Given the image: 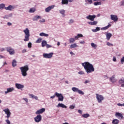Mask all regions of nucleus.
<instances>
[{"label": "nucleus", "mask_w": 124, "mask_h": 124, "mask_svg": "<svg viewBox=\"0 0 124 124\" xmlns=\"http://www.w3.org/2000/svg\"><path fill=\"white\" fill-rule=\"evenodd\" d=\"M81 65L84 67L87 74H90V73H92V72H94V71L93 65L89 62H84L81 63Z\"/></svg>", "instance_id": "obj_1"}, {"label": "nucleus", "mask_w": 124, "mask_h": 124, "mask_svg": "<svg viewBox=\"0 0 124 124\" xmlns=\"http://www.w3.org/2000/svg\"><path fill=\"white\" fill-rule=\"evenodd\" d=\"M19 69H20L22 76H23V77H27L28 75V73L27 72L29 71V65H26L23 67H21L19 68Z\"/></svg>", "instance_id": "obj_2"}, {"label": "nucleus", "mask_w": 124, "mask_h": 124, "mask_svg": "<svg viewBox=\"0 0 124 124\" xmlns=\"http://www.w3.org/2000/svg\"><path fill=\"white\" fill-rule=\"evenodd\" d=\"M23 32H24L25 36L24 41L25 42H27L28 41H30V37L31 36V34L30 33V30L28 28H26L24 31Z\"/></svg>", "instance_id": "obj_3"}, {"label": "nucleus", "mask_w": 124, "mask_h": 124, "mask_svg": "<svg viewBox=\"0 0 124 124\" xmlns=\"http://www.w3.org/2000/svg\"><path fill=\"white\" fill-rule=\"evenodd\" d=\"M84 36L82 34L78 33L77 36H75V38H70L69 39V43L70 44L74 43L76 40H78L80 37H83Z\"/></svg>", "instance_id": "obj_4"}, {"label": "nucleus", "mask_w": 124, "mask_h": 124, "mask_svg": "<svg viewBox=\"0 0 124 124\" xmlns=\"http://www.w3.org/2000/svg\"><path fill=\"white\" fill-rule=\"evenodd\" d=\"M6 51L11 56H13L15 54V50L11 46H8L6 47Z\"/></svg>", "instance_id": "obj_5"}, {"label": "nucleus", "mask_w": 124, "mask_h": 124, "mask_svg": "<svg viewBox=\"0 0 124 124\" xmlns=\"http://www.w3.org/2000/svg\"><path fill=\"white\" fill-rule=\"evenodd\" d=\"M96 99L98 103H102L103 100H104V97L102 95L99 94H96Z\"/></svg>", "instance_id": "obj_6"}, {"label": "nucleus", "mask_w": 124, "mask_h": 124, "mask_svg": "<svg viewBox=\"0 0 124 124\" xmlns=\"http://www.w3.org/2000/svg\"><path fill=\"white\" fill-rule=\"evenodd\" d=\"M17 5H9L8 7H5V10H9V11H12L13 10H14L16 8H17Z\"/></svg>", "instance_id": "obj_7"}, {"label": "nucleus", "mask_w": 124, "mask_h": 124, "mask_svg": "<svg viewBox=\"0 0 124 124\" xmlns=\"http://www.w3.org/2000/svg\"><path fill=\"white\" fill-rule=\"evenodd\" d=\"M3 111L7 115L6 118H7V119H9V118H10V116H11V112H10V110H9V108H5L3 110Z\"/></svg>", "instance_id": "obj_8"}, {"label": "nucleus", "mask_w": 124, "mask_h": 124, "mask_svg": "<svg viewBox=\"0 0 124 124\" xmlns=\"http://www.w3.org/2000/svg\"><path fill=\"white\" fill-rule=\"evenodd\" d=\"M53 55H54V53L53 52L50 53H44L43 57L46 59H52V58H53Z\"/></svg>", "instance_id": "obj_9"}, {"label": "nucleus", "mask_w": 124, "mask_h": 124, "mask_svg": "<svg viewBox=\"0 0 124 124\" xmlns=\"http://www.w3.org/2000/svg\"><path fill=\"white\" fill-rule=\"evenodd\" d=\"M34 120L35 123H40L42 120V116L40 114H38L36 117L34 118Z\"/></svg>", "instance_id": "obj_10"}, {"label": "nucleus", "mask_w": 124, "mask_h": 124, "mask_svg": "<svg viewBox=\"0 0 124 124\" xmlns=\"http://www.w3.org/2000/svg\"><path fill=\"white\" fill-rule=\"evenodd\" d=\"M15 87L17 90H23L25 88V86L20 83H16Z\"/></svg>", "instance_id": "obj_11"}, {"label": "nucleus", "mask_w": 124, "mask_h": 124, "mask_svg": "<svg viewBox=\"0 0 124 124\" xmlns=\"http://www.w3.org/2000/svg\"><path fill=\"white\" fill-rule=\"evenodd\" d=\"M95 18H96V16H95V15H89L86 16V19L90 20V21H94Z\"/></svg>", "instance_id": "obj_12"}, {"label": "nucleus", "mask_w": 124, "mask_h": 124, "mask_svg": "<svg viewBox=\"0 0 124 124\" xmlns=\"http://www.w3.org/2000/svg\"><path fill=\"white\" fill-rule=\"evenodd\" d=\"M110 19L112 21H113V22H118V20L119 19L118 16L116 15H111Z\"/></svg>", "instance_id": "obj_13"}, {"label": "nucleus", "mask_w": 124, "mask_h": 124, "mask_svg": "<svg viewBox=\"0 0 124 124\" xmlns=\"http://www.w3.org/2000/svg\"><path fill=\"white\" fill-rule=\"evenodd\" d=\"M55 6L54 5H52L47 7L45 9V12H46L47 13H49V12H50V11H51L52 9H54V8H55Z\"/></svg>", "instance_id": "obj_14"}, {"label": "nucleus", "mask_w": 124, "mask_h": 124, "mask_svg": "<svg viewBox=\"0 0 124 124\" xmlns=\"http://www.w3.org/2000/svg\"><path fill=\"white\" fill-rule=\"evenodd\" d=\"M72 90L73 92H74L75 93H84V92L82 91L81 90H80L79 89L76 88V87H73L72 88Z\"/></svg>", "instance_id": "obj_15"}, {"label": "nucleus", "mask_w": 124, "mask_h": 124, "mask_svg": "<svg viewBox=\"0 0 124 124\" xmlns=\"http://www.w3.org/2000/svg\"><path fill=\"white\" fill-rule=\"evenodd\" d=\"M45 112V108H42L38 110H37L35 112L36 115H40V114H42V113H44Z\"/></svg>", "instance_id": "obj_16"}, {"label": "nucleus", "mask_w": 124, "mask_h": 124, "mask_svg": "<svg viewBox=\"0 0 124 124\" xmlns=\"http://www.w3.org/2000/svg\"><path fill=\"white\" fill-rule=\"evenodd\" d=\"M56 96L58 97V100L59 101H63V96L62 95V94L60 93H56Z\"/></svg>", "instance_id": "obj_17"}, {"label": "nucleus", "mask_w": 124, "mask_h": 124, "mask_svg": "<svg viewBox=\"0 0 124 124\" xmlns=\"http://www.w3.org/2000/svg\"><path fill=\"white\" fill-rule=\"evenodd\" d=\"M115 116L117 118H118L119 120H123V119H124V116H123V114L120 112H116L115 113Z\"/></svg>", "instance_id": "obj_18"}, {"label": "nucleus", "mask_w": 124, "mask_h": 124, "mask_svg": "<svg viewBox=\"0 0 124 124\" xmlns=\"http://www.w3.org/2000/svg\"><path fill=\"white\" fill-rule=\"evenodd\" d=\"M15 91V88L14 87L8 88L7 89V91H5V93H12Z\"/></svg>", "instance_id": "obj_19"}, {"label": "nucleus", "mask_w": 124, "mask_h": 124, "mask_svg": "<svg viewBox=\"0 0 124 124\" xmlns=\"http://www.w3.org/2000/svg\"><path fill=\"white\" fill-rule=\"evenodd\" d=\"M119 84L121 85L122 88H124V78H122L118 81Z\"/></svg>", "instance_id": "obj_20"}, {"label": "nucleus", "mask_w": 124, "mask_h": 124, "mask_svg": "<svg viewBox=\"0 0 124 124\" xmlns=\"http://www.w3.org/2000/svg\"><path fill=\"white\" fill-rule=\"evenodd\" d=\"M74 0H62V4H68V2H72Z\"/></svg>", "instance_id": "obj_21"}, {"label": "nucleus", "mask_w": 124, "mask_h": 124, "mask_svg": "<svg viewBox=\"0 0 124 124\" xmlns=\"http://www.w3.org/2000/svg\"><path fill=\"white\" fill-rule=\"evenodd\" d=\"M106 36L107 38V40H110L111 37H112V33L110 32H107L106 34Z\"/></svg>", "instance_id": "obj_22"}, {"label": "nucleus", "mask_w": 124, "mask_h": 124, "mask_svg": "<svg viewBox=\"0 0 124 124\" xmlns=\"http://www.w3.org/2000/svg\"><path fill=\"white\" fill-rule=\"evenodd\" d=\"M97 23H98L97 21H89L88 22V24H89V25H91V26H96V25H97Z\"/></svg>", "instance_id": "obj_23"}, {"label": "nucleus", "mask_w": 124, "mask_h": 124, "mask_svg": "<svg viewBox=\"0 0 124 124\" xmlns=\"http://www.w3.org/2000/svg\"><path fill=\"white\" fill-rule=\"evenodd\" d=\"M56 107H61V108H64L65 109L67 108V107L62 103H59Z\"/></svg>", "instance_id": "obj_24"}, {"label": "nucleus", "mask_w": 124, "mask_h": 124, "mask_svg": "<svg viewBox=\"0 0 124 124\" xmlns=\"http://www.w3.org/2000/svg\"><path fill=\"white\" fill-rule=\"evenodd\" d=\"M115 77H116V76L113 75L111 77L109 78V80L111 83H115V82H116V80Z\"/></svg>", "instance_id": "obj_25"}, {"label": "nucleus", "mask_w": 124, "mask_h": 124, "mask_svg": "<svg viewBox=\"0 0 124 124\" xmlns=\"http://www.w3.org/2000/svg\"><path fill=\"white\" fill-rule=\"evenodd\" d=\"M29 96L30 98H32V99H35V100H38V98L37 96H35L33 94H29Z\"/></svg>", "instance_id": "obj_26"}, {"label": "nucleus", "mask_w": 124, "mask_h": 124, "mask_svg": "<svg viewBox=\"0 0 124 124\" xmlns=\"http://www.w3.org/2000/svg\"><path fill=\"white\" fill-rule=\"evenodd\" d=\"M59 12L60 14L62 15V17H65V10L63 9H61L59 10Z\"/></svg>", "instance_id": "obj_27"}, {"label": "nucleus", "mask_w": 124, "mask_h": 124, "mask_svg": "<svg viewBox=\"0 0 124 124\" xmlns=\"http://www.w3.org/2000/svg\"><path fill=\"white\" fill-rule=\"evenodd\" d=\"M38 19H41V16H36L32 18V21H38Z\"/></svg>", "instance_id": "obj_28"}, {"label": "nucleus", "mask_w": 124, "mask_h": 124, "mask_svg": "<svg viewBox=\"0 0 124 124\" xmlns=\"http://www.w3.org/2000/svg\"><path fill=\"white\" fill-rule=\"evenodd\" d=\"M12 65L13 67H15V66H17V61H16V60L14 59L13 60V62H12Z\"/></svg>", "instance_id": "obj_29"}, {"label": "nucleus", "mask_w": 124, "mask_h": 124, "mask_svg": "<svg viewBox=\"0 0 124 124\" xmlns=\"http://www.w3.org/2000/svg\"><path fill=\"white\" fill-rule=\"evenodd\" d=\"M40 36H45V37H48L49 34L45 33L44 32H41L39 34Z\"/></svg>", "instance_id": "obj_30"}, {"label": "nucleus", "mask_w": 124, "mask_h": 124, "mask_svg": "<svg viewBox=\"0 0 124 124\" xmlns=\"http://www.w3.org/2000/svg\"><path fill=\"white\" fill-rule=\"evenodd\" d=\"M36 9L35 8H30V10L29 11V13H34V12H35Z\"/></svg>", "instance_id": "obj_31"}, {"label": "nucleus", "mask_w": 124, "mask_h": 124, "mask_svg": "<svg viewBox=\"0 0 124 124\" xmlns=\"http://www.w3.org/2000/svg\"><path fill=\"white\" fill-rule=\"evenodd\" d=\"M47 45V41L45 40H43L42 42V47H44Z\"/></svg>", "instance_id": "obj_32"}, {"label": "nucleus", "mask_w": 124, "mask_h": 124, "mask_svg": "<svg viewBox=\"0 0 124 124\" xmlns=\"http://www.w3.org/2000/svg\"><path fill=\"white\" fill-rule=\"evenodd\" d=\"M76 47H78V46H77V44L76 43H74L70 45V47L71 48H76Z\"/></svg>", "instance_id": "obj_33"}, {"label": "nucleus", "mask_w": 124, "mask_h": 124, "mask_svg": "<svg viewBox=\"0 0 124 124\" xmlns=\"http://www.w3.org/2000/svg\"><path fill=\"white\" fill-rule=\"evenodd\" d=\"M93 4L95 6H97V5H101L102 3H101V1H96V2H94L93 3Z\"/></svg>", "instance_id": "obj_34"}, {"label": "nucleus", "mask_w": 124, "mask_h": 124, "mask_svg": "<svg viewBox=\"0 0 124 124\" xmlns=\"http://www.w3.org/2000/svg\"><path fill=\"white\" fill-rule=\"evenodd\" d=\"M112 124H119V120L115 119H113L112 121Z\"/></svg>", "instance_id": "obj_35"}, {"label": "nucleus", "mask_w": 124, "mask_h": 124, "mask_svg": "<svg viewBox=\"0 0 124 124\" xmlns=\"http://www.w3.org/2000/svg\"><path fill=\"white\" fill-rule=\"evenodd\" d=\"M91 45L92 48H93L94 49H96V48H97V45H96V44H95L93 43H92L91 44Z\"/></svg>", "instance_id": "obj_36"}, {"label": "nucleus", "mask_w": 124, "mask_h": 124, "mask_svg": "<svg viewBox=\"0 0 124 124\" xmlns=\"http://www.w3.org/2000/svg\"><path fill=\"white\" fill-rule=\"evenodd\" d=\"M100 31V28L99 27H96L95 29L92 30L93 32H96L97 31Z\"/></svg>", "instance_id": "obj_37"}, {"label": "nucleus", "mask_w": 124, "mask_h": 124, "mask_svg": "<svg viewBox=\"0 0 124 124\" xmlns=\"http://www.w3.org/2000/svg\"><path fill=\"white\" fill-rule=\"evenodd\" d=\"M111 26V24H108V26L102 28V30H103V31H106V30H108V29H109V28H110Z\"/></svg>", "instance_id": "obj_38"}, {"label": "nucleus", "mask_w": 124, "mask_h": 124, "mask_svg": "<svg viewBox=\"0 0 124 124\" xmlns=\"http://www.w3.org/2000/svg\"><path fill=\"white\" fill-rule=\"evenodd\" d=\"M82 118H89V117H90V114L88 113H85L83 114L82 115Z\"/></svg>", "instance_id": "obj_39"}, {"label": "nucleus", "mask_w": 124, "mask_h": 124, "mask_svg": "<svg viewBox=\"0 0 124 124\" xmlns=\"http://www.w3.org/2000/svg\"><path fill=\"white\" fill-rule=\"evenodd\" d=\"M5 4L1 3L0 4V9H3V8H5Z\"/></svg>", "instance_id": "obj_40"}, {"label": "nucleus", "mask_w": 124, "mask_h": 124, "mask_svg": "<svg viewBox=\"0 0 124 124\" xmlns=\"http://www.w3.org/2000/svg\"><path fill=\"white\" fill-rule=\"evenodd\" d=\"M41 41H42V38H38L36 41V43H41Z\"/></svg>", "instance_id": "obj_41"}, {"label": "nucleus", "mask_w": 124, "mask_h": 124, "mask_svg": "<svg viewBox=\"0 0 124 124\" xmlns=\"http://www.w3.org/2000/svg\"><path fill=\"white\" fill-rule=\"evenodd\" d=\"M121 64H124V56L122 57L120 60Z\"/></svg>", "instance_id": "obj_42"}, {"label": "nucleus", "mask_w": 124, "mask_h": 124, "mask_svg": "<svg viewBox=\"0 0 124 124\" xmlns=\"http://www.w3.org/2000/svg\"><path fill=\"white\" fill-rule=\"evenodd\" d=\"M86 2H88L89 4H92L93 3V0H85Z\"/></svg>", "instance_id": "obj_43"}, {"label": "nucleus", "mask_w": 124, "mask_h": 124, "mask_svg": "<svg viewBox=\"0 0 124 124\" xmlns=\"http://www.w3.org/2000/svg\"><path fill=\"white\" fill-rule=\"evenodd\" d=\"M73 23H74V20L71 19L69 20L68 24H73Z\"/></svg>", "instance_id": "obj_44"}, {"label": "nucleus", "mask_w": 124, "mask_h": 124, "mask_svg": "<svg viewBox=\"0 0 124 124\" xmlns=\"http://www.w3.org/2000/svg\"><path fill=\"white\" fill-rule=\"evenodd\" d=\"M75 108V105H72L69 106V109H74Z\"/></svg>", "instance_id": "obj_45"}, {"label": "nucleus", "mask_w": 124, "mask_h": 124, "mask_svg": "<svg viewBox=\"0 0 124 124\" xmlns=\"http://www.w3.org/2000/svg\"><path fill=\"white\" fill-rule=\"evenodd\" d=\"M78 74H79V75H84L85 74V72L83 71H81L78 72Z\"/></svg>", "instance_id": "obj_46"}, {"label": "nucleus", "mask_w": 124, "mask_h": 124, "mask_svg": "<svg viewBox=\"0 0 124 124\" xmlns=\"http://www.w3.org/2000/svg\"><path fill=\"white\" fill-rule=\"evenodd\" d=\"M107 46H113V44H111V43H110L109 42H108L107 43Z\"/></svg>", "instance_id": "obj_47"}, {"label": "nucleus", "mask_w": 124, "mask_h": 124, "mask_svg": "<svg viewBox=\"0 0 124 124\" xmlns=\"http://www.w3.org/2000/svg\"><path fill=\"white\" fill-rule=\"evenodd\" d=\"M121 6H124V0H122L120 2Z\"/></svg>", "instance_id": "obj_48"}, {"label": "nucleus", "mask_w": 124, "mask_h": 124, "mask_svg": "<svg viewBox=\"0 0 124 124\" xmlns=\"http://www.w3.org/2000/svg\"><path fill=\"white\" fill-rule=\"evenodd\" d=\"M3 19H9V16H8V15L4 16L3 17Z\"/></svg>", "instance_id": "obj_49"}, {"label": "nucleus", "mask_w": 124, "mask_h": 124, "mask_svg": "<svg viewBox=\"0 0 124 124\" xmlns=\"http://www.w3.org/2000/svg\"><path fill=\"white\" fill-rule=\"evenodd\" d=\"M31 42H29L28 44V48H31Z\"/></svg>", "instance_id": "obj_50"}, {"label": "nucleus", "mask_w": 124, "mask_h": 124, "mask_svg": "<svg viewBox=\"0 0 124 124\" xmlns=\"http://www.w3.org/2000/svg\"><path fill=\"white\" fill-rule=\"evenodd\" d=\"M6 124H11V122H10V121H9V119H7L6 121H5Z\"/></svg>", "instance_id": "obj_51"}, {"label": "nucleus", "mask_w": 124, "mask_h": 124, "mask_svg": "<svg viewBox=\"0 0 124 124\" xmlns=\"http://www.w3.org/2000/svg\"><path fill=\"white\" fill-rule=\"evenodd\" d=\"M52 46L46 44V48H52Z\"/></svg>", "instance_id": "obj_52"}, {"label": "nucleus", "mask_w": 124, "mask_h": 124, "mask_svg": "<svg viewBox=\"0 0 124 124\" xmlns=\"http://www.w3.org/2000/svg\"><path fill=\"white\" fill-rule=\"evenodd\" d=\"M23 100H25V101H26V103H28L29 102V100H28V98H23Z\"/></svg>", "instance_id": "obj_53"}, {"label": "nucleus", "mask_w": 124, "mask_h": 124, "mask_svg": "<svg viewBox=\"0 0 124 124\" xmlns=\"http://www.w3.org/2000/svg\"><path fill=\"white\" fill-rule=\"evenodd\" d=\"M39 22H40V23H45V19H42L41 20H39Z\"/></svg>", "instance_id": "obj_54"}, {"label": "nucleus", "mask_w": 124, "mask_h": 124, "mask_svg": "<svg viewBox=\"0 0 124 124\" xmlns=\"http://www.w3.org/2000/svg\"><path fill=\"white\" fill-rule=\"evenodd\" d=\"M56 95H57V94H55L53 96H50V98H51L52 99L55 98V97H56Z\"/></svg>", "instance_id": "obj_55"}, {"label": "nucleus", "mask_w": 124, "mask_h": 124, "mask_svg": "<svg viewBox=\"0 0 124 124\" xmlns=\"http://www.w3.org/2000/svg\"><path fill=\"white\" fill-rule=\"evenodd\" d=\"M118 106H124V103L123 104H121V103H118L117 104Z\"/></svg>", "instance_id": "obj_56"}, {"label": "nucleus", "mask_w": 124, "mask_h": 124, "mask_svg": "<svg viewBox=\"0 0 124 124\" xmlns=\"http://www.w3.org/2000/svg\"><path fill=\"white\" fill-rule=\"evenodd\" d=\"M3 51H5V48H0V52H3Z\"/></svg>", "instance_id": "obj_57"}, {"label": "nucleus", "mask_w": 124, "mask_h": 124, "mask_svg": "<svg viewBox=\"0 0 124 124\" xmlns=\"http://www.w3.org/2000/svg\"><path fill=\"white\" fill-rule=\"evenodd\" d=\"M112 61H113V62H117V59H116V57H113Z\"/></svg>", "instance_id": "obj_58"}, {"label": "nucleus", "mask_w": 124, "mask_h": 124, "mask_svg": "<svg viewBox=\"0 0 124 124\" xmlns=\"http://www.w3.org/2000/svg\"><path fill=\"white\" fill-rule=\"evenodd\" d=\"M78 112L79 114H80L81 115H82V110H81V109H78Z\"/></svg>", "instance_id": "obj_59"}, {"label": "nucleus", "mask_w": 124, "mask_h": 124, "mask_svg": "<svg viewBox=\"0 0 124 124\" xmlns=\"http://www.w3.org/2000/svg\"><path fill=\"white\" fill-rule=\"evenodd\" d=\"M80 44H85V41H81L79 42Z\"/></svg>", "instance_id": "obj_60"}, {"label": "nucleus", "mask_w": 124, "mask_h": 124, "mask_svg": "<svg viewBox=\"0 0 124 124\" xmlns=\"http://www.w3.org/2000/svg\"><path fill=\"white\" fill-rule=\"evenodd\" d=\"M88 83H90V80H86L84 82V84H88Z\"/></svg>", "instance_id": "obj_61"}, {"label": "nucleus", "mask_w": 124, "mask_h": 124, "mask_svg": "<svg viewBox=\"0 0 124 124\" xmlns=\"http://www.w3.org/2000/svg\"><path fill=\"white\" fill-rule=\"evenodd\" d=\"M7 25L8 26H12V23H11V22H8Z\"/></svg>", "instance_id": "obj_62"}, {"label": "nucleus", "mask_w": 124, "mask_h": 124, "mask_svg": "<svg viewBox=\"0 0 124 124\" xmlns=\"http://www.w3.org/2000/svg\"><path fill=\"white\" fill-rule=\"evenodd\" d=\"M70 55H73V56H74V55H75V54H74V53H73V52H72V51H71L70 52Z\"/></svg>", "instance_id": "obj_63"}, {"label": "nucleus", "mask_w": 124, "mask_h": 124, "mask_svg": "<svg viewBox=\"0 0 124 124\" xmlns=\"http://www.w3.org/2000/svg\"><path fill=\"white\" fill-rule=\"evenodd\" d=\"M0 59H4V57L2 55H0Z\"/></svg>", "instance_id": "obj_64"}]
</instances>
